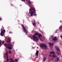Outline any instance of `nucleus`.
I'll use <instances>...</instances> for the list:
<instances>
[{"label": "nucleus", "instance_id": "obj_16", "mask_svg": "<svg viewBox=\"0 0 62 62\" xmlns=\"http://www.w3.org/2000/svg\"><path fill=\"white\" fill-rule=\"evenodd\" d=\"M2 41L0 40V45H2Z\"/></svg>", "mask_w": 62, "mask_h": 62}, {"label": "nucleus", "instance_id": "obj_11", "mask_svg": "<svg viewBox=\"0 0 62 62\" xmlns=\"http://www.w3.org/2000/svg\"><path fill=\"white\" fill-rule=\"evenodd\" d=\"M38 54H39V51H37L36 52V55L37 56H38Z\"/></svg>", "mask_w": 62, "mask_h": 62}, {"label": "nucleus", "instance_id": "obj_4", "mask_svg": "<svg viewBox=\"0 0 62 62\" xmlns=\"http://www.w3.org/2000/svg\"><path fill=\"white\" fill-rule=\"evenodd\" d=\"M4 29V28L2 27V28L0 30L1 33H0V35L1 36H3L4 35V34L6 32V31Z\"/></svg>", "mask_w": 62, "mask_h": 62}, {"label": "nucleus", "instance_id": "obj_27", "mask_svg": "<svg viewBox=\"0 0 62 62\" xmlns=\"http://www.w3.org/2000/svg\"><path fill=\"white\" fill-rule=\"evenodd\" d=\"M62 28V26H60V28Z\"/></svg>", "mask_w": 62, "mask_h": 62}, {"label": "nucleus", "instance_id": "obj_22", "mask_svg": "<svg viewBox=\"0 0 62 62\" xmlns=\"http://www.w3.org/2000/svg\"><path fill=\"white\" fill-rule=\"evenodd\" d=\"M9 34H12V33H13L11 32H9Z\"/></svg>", "mask_w": 62, "mask_h": 62}, {"label": "nucleus", "instance_id": "obj_20", "mask_svg": "<svg viewBox=\"0 0 62 62\" xmlns=\"http://www.w3.org/2000/svg\"><path fill=\"white\" fill-rule=\"evenodd\" d=\"M33 24V25L34 26H35V25H36V23H32Z\"/></svg>", "mask_w": 62, "mask_h": 62}, {"label": "nucleus", "instance_id": "obj_5", "mask_svg": "<svg viewBox=\"0 0 62 62\" xmlns=\"http://www.w3.org/2000/svg\"><path fill=\"white\" fill-rule=\"evenodd\" d=\"M22 28L23 29V30L24 31V32L25 33L26 35H27V31L26 30V28L24 26V25L23 24H22Z\"/></svg>", "mask_w": 62, "mask_h": 62}, {"label": "nucleus", "instance_id": "obj_24", "mask_svg": "<svg viewBox=\"0 0 62 62\" xmlns=\"http://www.w3.org/2000/svg\"><path fill=\"white\" fill-rule=\"evenodd\" d=\"M2 19L0 17V21H2Z\"/></svg>", "mask_w": 62, "mask_h": 62}, {"label": "nucleus", "instance_id": "obj_6", "mask_svg": "<svg viewBox=\"0 0 62 62\" xmlns=\"http://www.w3.org/2000/svg\"><path fill=\"white\" fill-rule=\"evenodd\" d=\"M40 46L41 47H44L46 49H47V45L45 44L44 43L41 44L40 45Z\"/></svg>", "mask_w": 62, "mask_h": 62}, {"label": "nucleus", "instance_id": "obj_21", "mask_svg": "<svg viewBox=\"0 0 62 62\" xmlns=\"http://www.w3.org/2000/svg\"><path fill=\"white\" fill-rule=\"evenodd\" d=\"M8 40L9 41H10V40H11V39L10 38H8Z\"/></svg>", "mask_w": 62, "mask_h": 62}, {"label": "nucleus", "instance_id": "obj_2", "mask_svg": "<svg viewBox=\"0 0 62 62\" xmlns=\"http://www.w3.org/2000/svg\"><path fill=\"white\" fill-rule=\"evenodd\" d=\"M36 35L38 36L39 38H40V37L42 36V35L41 34L37 32H36L35 34L33 36V40L34 41H38L39 40V37L36 36Z\"/></svg>", "mask_w": 62, "mask_h": 62}, {"label": "nucleus", "instance_id": "obj_17", "mask_svg": "<svg viewBox=\"0 0 62 62\" xmlns=\"http://www.w3.org/2000/svg\"><path fill=\"white\" fill-rule=\"evenodd\" d=\"M43 60L44 61H45L46 60V58L44 57L43 59Z\"/></svg>", "mask_w": 62, "mask_h": 62}, {"label": "nucleus", "instance_id": "obj_1", "mask_svg": "<svg viewBox=\"0 0 62 62\" xmlns=\"http://www.w3.org/2000/svg\"><path fill=\"white\" fill-rule=\"evenodd\" d=\"M27 2L29 4V6L30 7L29 13L31 16H33L35 12H36V9L34 8V6L32 4L30 0H27Z\"/></svg>", "mask_w": 62, "mask_h": 62}, {"label": "nucleus", "instance_id": "obj_8", "mask_svg": "<svg viewBox=\"0 0 62 62\" xmlns=\"http://www.w3.org/2000/svg\"><path fill=\"white\" fill-rule=\"evenodd\" d=\"M57 57V56L56 55L54 54L53 55V58L52 59L53 60H54V59H55V58L56 57Z\"/></svg>", "mask_w": 62, "mask_h": 62}, {"label": "nucleus", "instance_id": "obj_23", "mask_svg": "<svg viewBox=\"0 0 62 62\" xmlns=\"http://www.w3.org/2000/svg\"><path fill=\"white\" fill-rule=\"evenodd\" d=\"M4 42H5L4 41H2V43H3V44H4Z\"/></svg>", "mask_w": 62, "mask_h": 62}, {"label": "nucleus", "instance_id": "obj_31", "mask_svg": "<svg viewBox=\"0 0 62 62\" xmlns=\"http://www.w3.org/2000/svg\"><path fill=\"white\" fill-rule=\"evenodd\" d=\"M37 49H38V47H37Z\"/></svg>", "mask_w": 62, "mask_h": 62}, {"label": "nucleus", "instance_id": "obj_7", "mask_svg": "<svg viewBox=\"0 0 62 62\" xmlns=\"http://www.w3.org/2000/svg\"><path fill=\"white\" fill-rule=\"evenodd\" d=\"M5 55L7 57V61L6 62H8V61H9V59L8 58V52H7L5 54Z\"/></svg>", "mask_w": 62, "mask_h": 62}, {"label": "nucleus", "instance_id": "obj_9", "mask_svg": "<svg viewBox=\"0 0 62 62\" xmlns=\"http://www.w3.org/2000/svg\"><path fill=\"white\" fill-rule=\"evenodd\" d=\"M10 61L9 62H15L14 60H13V59L12 58H10L9 59Z\"/></svg>", "mask_w": 62, "mask_h": 62}, {"label": "nucleus", "instance_id": "obj_18", "mask_svg": "<svg viewBox=\"0 0 62 62\" xmlns=\"http://www.w3.org/2000/svg\"><path fill=\"white\" fill-rule=\"evenodd\" d=\"M39 39H40V41H43V39H42L40 38V37Z\"/></svg>", "mask_w": 62, "mask_h": 62}, {"label": "nucleus", "instance_id": "obj_15", "mask_svg": "<svg viewBox=\"0 0 62 62\" xmlns=\"http://www.w3.org/2000/svg\"><path fill=\"white\" fill-rule=\"evenodd\" d=\"M49 44L51 46H52L54 45V44H53V43H49Z\"/></svg>", "mask_w": 62, "mask_h": 62}, {"label": "nucleus", "instance_id": "obj_13", "mask_svg": "<svg viewBox=\"0 0 62 62\" xmlns=\"http://www.w3.org/2000/svg\"><path fill=\"white\" fill-rule=\"evenodd\" d=\"M59 58L58 57H57L56 59V62H57V61H59Z\"/></svg>", "mask_w": 62, "mask_h": 62}, {"label": "nucleus", "instance_id": "obj_32", "mask_svg": "<svg viewBox=\"0 0 62 62\" xmlns=\"http://www.w3.org/2000/svg\"><path fill=\"white\" fill-rule=\"evenodd\" d=\"M60 22L61 23V21H60Z\"/></svg>", "mask_w": 62, "mask_h": 62}, {"label": "nucleus", "instance_id": "obj_30", "mask_svg": "<svg viewBox=\"0 0 62 62\" xmlns=\"http://www.w3.org/2000/svg\"><path fill=\"white\" fill-rule=\"evenodd\" d=\"M50 56H51V55H50Z\"/></svg>", "mask_w": 62, "mask_h": 62}, {"label": "nucleus", "instance_id": "obj_10", "mask_svg": "<svg viewBox=\"0 0 62 62\" xmlns=\"http://www.w3.org/2000/svg\"><path fill=\"white\" fill-rule=\"evenodd\" d=\"M55 48H56V50L57 51H60V49H59V47H57L56 46H55Z\"/></svg>", "mask_w": 62, "mask_h": 62}, {"label": "nucleus", "instance_id": "obj_12", "mask_svg": "<svg viewBox=\"0 0 62 62\" xmlns=\"http://www.w3.org/2000/svg\"><path fill=\"white\" fill-rule=\"evenodd\" d=\"M53 40H57V38H56V37H55L53 39Z\"/></svg>", "mask_w": 62, "mask_h": 62}, {"label": "nucleus", "instance_id": "obj_33", "mask_svg": "<svg viewBox=\"0 0 62 62\" xmlns=\"http://www.w3.org/2000/svg\"><path fill=\"white\" fill-rule=\"evenodd\" d=\"M4 62H6V61H5Z\"/></svg>", "mask_w": 62, "mask_h": 62}, {"label": "nucleus", "instance_id": "obj_26", "mask_svg": "<svg viewBox=\"0 0 62 62\" xmlns=\"http://www.w3.org/2000/svg\"><path fill=\"white\" fill-rule=\"evenodd\" d=\"M22 1H24L25 2V0H21Z\"/></svg>", "mask_w": 62, "mask_h": 62}, {"label": "nucleus", "instance_id": "obj_19", "mask_svg": "<svg viewBox=\"0 0 62 62\" xmlns=\"http://www.w3.org/2000/svg\"><path fill=\"white\" fill-rule=\"evenodd\" d=\"M15 62H17V61H18V59H15Z\"/></svg>", "mask_w": 62, "mask_h": 62}, {"label": "nucleus", "instance_id": "obj_14", "mask_svg": "<svg viewBox=\"0 0 62 62\" xmlns=\"http://www.w3.org/2000/svg\"><path fill=\"white\" fill-rule=\"evenodd\" d=\"M50 54H54V51L52 52H50Z\"/></svg>", "mask_w": 62, "mask_h": 62}, {"label": "nucleus", "instance_id": "obj_29", "mask_svg": "<svg viewBox=\"0 0 62 62\" xmlns=\"http://www.w3.org/2000/svg\"><path fill=\"white\" fill-rule=\"evenodd\" d=\"M34 15L35 16V15H37V14H35V15Z\"/></svg>", "mask_w": 62, "mask_h": 62}, {"label": "nucleus", "instance_id": "obj_25", "mask_svg": "<svg viewBox=\"0 0 62 62\" xmlns=\"http://www.w3.org/2000/svg\"><path fill=\"white\" fill-rule=\"evenodd\" d=\"M9 54H11V51H9Z\"/></svg>", "mask_w": 62, "mask_h": 62}, {"label": "nucleus", "instance_id": "obj_3", "mask_svg": "<svg viewBox=\"0 0 62 62\" xmlns=\"http://www.w3.org/2000/svg\"><path fill=\"white\" fill-rule=\"evenodd\" d=\"M12 44V43H11L10 42L8 44L7 43H5L4 44V46H6L7 48L8 49L11 50L12 49V47H11V46H12L14 45V44H13V45H11Z\"/></svg>", "mask_w": 62, "mask_h": 62}, {"label": "nucleus", "instance_id": "obj_28", "mask_svg": "<svg viewBox=\"0 0 62 62\" xmlns=\"http://www.w3.org/2000/svg\"><path fill=\"white\" fill-rule=\"evenodd\" d=\"M51 38H52V37H53V36L52 35V36H51Z\"/></svg>", "mask_w": 62, "mask_h": 62}]
</instances>
